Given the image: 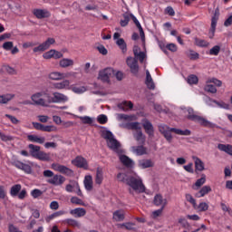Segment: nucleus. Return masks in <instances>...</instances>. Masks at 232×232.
<instances>
[{
    "mask_svg": "<svg viewBox=\"0 0 232 232\" xmlns=\"http://www.w3.org/2000/svg\"><path fill=\"white\" fill-rule=\"evenodd\" d=\"M102 137L105 139L108 148H110V150H112V151H114L115 153L119 154V160L121 164H123V166H126L127 168H133V166H135V162L133 161V160L130 159V157L124 154H121L122 150H121V142H119V140L115 139V136L111 131L102 130Z\"/></svg>",
    "mask_w": 232,
    "mask_h": 232,
    "instance_id": "obj_1",
    "label": "nucleus"
},
{
    "mask_svg": "<svg viewBox=\"0 0 232 232\" xmlns=\"http://www.w3.org/2000/svg\"><path fill=\"white\" fill-rule=\"evenodd\" d=\"M181 110L189 121H193L194 122L200 124V126H205V128H215V123L208 121L204 117L195 114V111H193L191 107H181Z\"/></svg>",
    "mask_w": 232,
    "mask_h": 232,
    "instance_id": "obj_2",
    "label": "nucleus"
},
{
    "mask_svg": "<svg viewBox=\"0 0 232 232\" xmlns=\"http://www.w3.org/2000/svg\"><path fill=\"white\" fill-rule=\"evenodd\" d=\"M159 131L164 136L166 140L168 142H171L173 140V136L171 135V132L175 133L176 135H182V136H188L191 135V130H180L177 128H171L166 124H160L159 125Z\"/></svg>",
    "mask_w": 232,
    "mask_h": 232,
    "instance_id": "obj_3",
    "label": "nucleus"
},
{
    "mask_svg": "<svg viewBox=\"0 0 232 232\" xmlns=\"http://www.w3.org/2000/svg\"><path fill=\"white\" fill-rule=\"evenodd\" d=\"M127 186L130 187L129 193L135 196V193H144L146 187L142 183V179L137 174L130 175L129 180H127Z\"/></svg>",
    "mask_w": 232,
    "mask_h": 232,
    "instance_id": "obj_4",
    "label": "nucleus"
},
{
    "mask_svg": "<svg viewBox=\"0 0 232 232\" xmlns=\"http://www.w3.org/2000/svg\"><path fill=\"white\" fill-rule=\"evenodd\" d=\"M49 93L46 91H40L33 93L30 97L32 101V106H41L42 108H48Z\"/></svg>",
    "mask_w": 232,
    "mask_h": 232,
    "instance_id": "obj_5",
    "label": "nucleus"
},
{
    "mask_svg": "<svg viewBox=\"0 0 232 232\" xmlns=\"http://www.w3.org/2000/svg\"><path fill=\"white\" fill-rule=\"evenodd\" d=\"M44 177L47 179L48 184L52 186H63V182H66V178L63 175H53V171L47 169L44 171Z\"/></svg>",
    "mask_w": 232,
    "mask_h": 232,
    "instance_id": "obj_6",
    "label": "nucleus"
},
{
    "mask_svg": "<svg viewBox=\"0 0 232 232\" xmlns=\"http://www.w3.org/2000/svg\"><path fill=\"white\" fill-rule=\"evenodd\" d=\"M68 101H70V97H68V95L64 93L55 92H53L52 96L49 93V97H48L49 106L51 104H66Z\"/></svg>",
    "mask_w": 232,
    "mask_h": 232,
    "instance_id": "obj_7",
    "label": "nucleus"
},
{
    "mask_svg": "<svg viewBox=\"0 0 232 232\" xmlns=\"http://www.w3.org/2000/svg\"><path fill=\"white\" fill-rule=\"evenodd\" d=\"M213 84L220 88V86H222V81L217 78H209L204 87L205 92H208V93H217V87Z\"/></svg>",
    "mask_w": 232,
    "mask_h": 232,
    "instance_id": "obj_8",
    "label": "nucleus"
},
{
    "mask_svg": "<svg viewBox=\"0 0 232 232\" xmlns=\"http://www.w3.org/2000/svg\"><path fill=\"white\" fill-rule=\"evenodd\" d=\"M114 73H115V70H113V68L107 67L99 72L98 80L102 81V82H110V79L113 77Z\"/></svg>",
    "mask_w": 232,
    "mask_h": 232,
    "instance_id": "obj_9",
    "label": "nucleus"
},
{
    "mask_svg": "<svg viewBox=\"0 0 232 232\" xmlns=\"http://www.w3.org/2000/svg\"><path fill=\"white\" fill-rule=\"evenodd\" d=\"M13 165L17 168V169H21L24 171V173H26L27 175H32L34 173V170H32V166H34V163L32 161H27V163H23L21 160H14L13 162Z\"/></svg>",
    "mask_w": 232,
    "mask_h": 232,
    "instance_id": "obj_10",
    "label": "nucleus"
},
{
    "mask_svg": "<svg viewBox=\"0 0 232 232\" xmlns=\"http://www.w3.org/2000/svg\"><path fill=\"white\" fill-rule=\"evenodd\" d=\"M77 75V72H67L66 74L61 72H52L48 74V77L51 81H63L66 79V77H75Z\"/></svg>",
    "mask_w": 232,
    "mask_h": 232,
    "instance_id": "obj_11",
    "label": "nucleus"
},
{
    "mask_svg": "<svg viewBox=\"0 0 232 232\" xmlns=\"http://www.w3.org/2000/svg\"><path fill=\"white\" fill-rule=\"evenodd\" d=\"M218 17H220V11L218 10V8H216L214 15L211 18V25L208 33L209 39H213L215 37V32L217 31V23H218Z\"/></svg>",
    "mask_w": 232,
    "mask_h": 232,
    "instance_id": "obj_12",
    "label": "nucleus"
},
{
    "mask_svg": "<svg viewBox=\"0 0 232 232\" xmlns=\"http://www.w3.org/2000/svg\"><path fill=\"white\" fill-rule=\"evenodd\" d=\"M52 44H55V39L53 38H48L45 42L38 45L37 47H34L33 49V52L34 53H39L41 52H46L52 46Z\"/></svg>",
    "mask_w": 232,
    "mask_h": 232,
    "instance_id": "obj_13",
    "label": "nucleus"
},
{
    "mask_svg": "<svg viewBox=\"0 0 232 232\" xmlns=\"http://www.w3.org/2000/svg\"><path fill=\"white\" fill-rule=\"evenodd\" d=\"M52 168L54 169V171L67 175V177H72V175H73V170L66 166L53 163L52 164Z\"/></svg>",
    "mask_w": 232,
    "mask_h": 232,
    "instance_id": "obj_14",
    "label": "nucleus"
},
{
    "mask_svg": "<svg viewBox=\"0 0 232 232\" xmlns=\"http://www.w3.org/2000/svg\"><path fill=\"white\" fill-rule=\"evenodd\" d=\"M52 168L54 169V171L67 175V177H72V175H73V170L66 166L53 163L52 164Z\"/></svg>",
    "mask_w": 232,
    "mask_h": 232,
    "instance_id": "obj_15",
    "label": "nucleus"
},
{
    "mask_svg": "<svg viewBox=\"0 0 232 232\" xmlns=\"http://www.w3.org/2000/svg\"><path fill=\"white\" fill-rule=\"evenodd\" d=\"M126 63L131 73H133L134 75H137V73H139V63L137 62V59L131 56H129L127 57Z\"/></svg>",
    "mask_w": 232,
    "mask_h": 232,
    "instance_id": "obj_16",
    "label": "nucleus"
},
{
    "mask_svg": "<svg viewBox=\"0 0 232 232\" xmlns=\"http://www.w3.org/2000/svg\"><path fill=\"white\" fill-rule=\"evenodd\" d=\"M113 39L116 41L117 46L121 50L123 53H126L128 52V46L126 44V42L124 39L121 38L120 33H114Z\"/></svg>",
    "mask_w": 232,
    "mask_h": 232,
    "instance_id": "obj_17",
    "label": "nucleus"
},
{
    "mask_svg": "<svg viewBox=\"0 0 232 232\" xmlns=\"http://www.w3.org/2000/svg\"><path fill=\"white\" fill-rule=\"evenodd\" d=\"M153 204L157 207H160L161 209H164L168 206V199L160 194L154 196Z\"/></svg>",
    "mask_w": 232,
    "mask_h": 232,
    "instance_id": "obj_18",
    "label": "nucleus"
},
{
    "mask_svg": "<svg viewBox=\"0 0 232 232\" xmlns=\"http://www.w3.org/2000/svg\"><path fill=\"white\" fill-rule=\"evenodd\" d=\"M72 164L76 166L77 168H82V169H88V160L83 157L78 156L74 160H72Z\"/></svg>",
    "mask_w": 232,
    "mask_h": 232,
    "instance_id": "obj_19",
    "label": "nucleus"
},
{
    "mask_svg": "<svg viewBox=\"0 0 232 232\" xmlns=\"http://www.w3.org/2000/svg\"><path fill=\"white\" fill-rule=\"evenodd\" d=\"M94 182H95L96 186H102V182H104V170L101 167H98L96 169V174L94 176Z\"/></svg>",
    "mask_w": 232,
    "mask_h": 232,
    "instance_id": "obj_20",
    "label": "nucleus"
},
{
    "mask_svg": "<svg viewBox=\"0 0 232 232\" xmlns=\"http://www.w3.org/2000/svg\"><path fill=\"white\" fill-rule=\"evenodd\" d=\"M133 53L135 59L140 60V63H144V59H146V52L140 51V47L139 45H134Z\"/></svg>",
    "mask_w": 232,
    "mask_h": 232,
    "instance_id": "obj_21",
    "label": "nucleus"
},
{
    "mask_svg": "<svg viewBox=\"0 0 232 232\" xmlns=\"http://www.w3.org/2000/svg\"><path fill=\"white\" fill-rule=\"evenodd\" d=\"M70 84H71L70 80L63 79L62 82L54 83L53 87L56 90H70L71 89Z\"/></svg>",
    "mask_w": 232,
    "mask_h": 232,
    "instance_id": "obj_22",
    "label": "nucleus"
},
{
    "mask_svg": "<svg viewBox=\"0 0 232 232\" xmlns=\"http://www.w3.org/2000/svg\"><path fill=\"white\" fill-rule=\"evenodd\" d=\"M83 186L86 191H92V189H93V177H92V175H86L84 177Z\"/></svg>",
    "mask_w": 232,
    "mask_h": 232,
    "instance_id": "obj_23",
    "label": "nucleus"
},
{
    "mask_svg": "<svg viewBox=\"0 0 232 232\" xmlns=\"http://www.w3.org/2000/svg\"><path fill=\"white\" fill-rule=\"evenodd\" d=\"M34 14L37 19H45L46 17H50V11L46 9H34Z\"/></svg>",
    "mask_w": 232,
    "mask_h": 232,
    "instance_id": "obj_24",
    "label": "nucleus"
},
{
    "mask_svg": "<svg viewBox=\"0 0 232 232\" xmlns=\"http://www.w3.org/2000/svg\"><path fill=\"white\" fill-rule=\"evenodd\" d=\"M70 90L72 91L73 93H76V95H82V93H86V92H88V88L84 85L78 86L72 84Z\"/></svg>",
    "mask_w": 232,
    "mask_h": 232,
    "instance_id": "obj_25",
    "label": "nucleus"
},
{
    "mask_svg": "<svg viewBox=\"0 0 232 232\" xmlns=\"http://www.w3.org/2000/svg\"><path fill=\"white\" fill-rule=\"evenodd\" d=\"M130 17L133 21V23L136 24L138 30H140V35L141 38V41L143 43V46H144V41L146 40L145 36H144V30L142 29V25H140V22H139V20L137 19V17H135V15L130 14Z\"/></svg>",
    "mask_w": 232,
    "mask_h": 232,
    "instance_id": "obj_26",
    "label": "nucleus"
},
{
    "mask_svg": "<svg viewBox=\"0 0 232 232\" xmlns=\"http://www.w3.org/2000/svg\"><path fill=\"white\" fill-rule=\"evenodd\" d=\"M75 64V62L73 59L70 58H63L59 61V66L60 68H70Z\"/></svg>",
    "mask_w": 232,
    "mask_h": 232,
    "instance_id": "obj_27",
    "label": "nucleus"
},
{
    "mask_svg": "<svg viewBox=\"0 0 232 232\" xmlns=\"http://www.w3.org/2000/svg\"><path fill=\"white\" fill-rule=\"evenodd\" d=\"M192 159L194 160L195 169L197 171H204V169H206L204 161H202V160L197 156H193Z\"/></svg>",
    "mask_w": 232,
    "mask_h": 232,
    "instance_id": "obj_28",
    "label": "nucleus"
},
{
    "mask_svg": "<svg viewBox=\"0 0 232 232\" xmlns=\"http://www.w3.org/2000/svg\"><path fill=\"white\" fill-rule=\"evenodd\" d=\"M142 126H143L146 133H148V135H150V137H153V125L151 124V122H150V121H148V120H143Z\"/></svg>",
    "mask_w": 232,
    "mask_h": 232,
    "instance_id": "obj_29",
    "label": "nucleus"
},
{
    "mask_svg": "<svg viewBox=\"0 0 232 232\" xmlns=\"http://www.w3.org/2000/svg\"><path fill=\"white\" fill-rule=\"evenodd\" d=\"M139 168L146 169L148 168H153L154 163L151 160H140L138 162Z\"/></svg>",
    "mask_w": 232,
    "mask_h": 232,
    "instance_id": "obj_30",
    "label": "nucleus"
},
{
    "mask_svg": "<svg viewBox=\"0 0 232 232\" xmlns=\"http://www.w3.org/2000/svg\"><path fill=\"white\" fill-rule=\"evenodd\" d=\"M218 150H219V151H224L225 153H227V155H230V157H232V145L231 144L219 143V144H218Z\"/></svg>",
    "mask_w": 232,
    "mask_h": 232,
    "instance_id": "obj_31",
    "label": "nucleus"
},
{
    "mask_svg": "<svg viewBox=\"0 0 232 232\" xmlns=\"http://www.w3.org/2000/svg\"><path fill=\"white\" fill-rule=\"evenodd\" d=\"M70 214L72 215L73 217L81 218V217H84V215H86V209L82 208H77L70 210Z\"/></svg>",
    "mask_w": 232,
    "mask_h": 232,
    "instance_id": "obj_32",
    "label": "nucleus"
},
{
    "mask_svg": "<svg viewBox=\"0 0 232 232\" xmlns=\"http://www.w3.org/2000/svg\"><path fill=\"white\" fill-rule=\"evenodd\" d=\"M131 151L134 153V155H137L138 157H140L141 155H146L147 150L144 146H137V147H131Z\"/></svg>",
    "mask_w": 232,
    "mask_h": 232,
    "instance_id": "obj_33",
    "label": "nucleus"
},
{
    "mask_svg": "<svg viewBox=\"0 0 232 232\" xmlns=\"http://www.w3.org/2000/svg\"><path fill=\"white\" fill-rule=\"evenodd\" d=\"M28 140H30V142H36V144H44V141L46 140V139L44 137H39L37 135H28L27 136Z\"/></svg>",
    "mask_w": 232,
    "mask_h": 232,
    "instance_id": "obj_34",
    "label": "nucleus"
},
{
    "mask_svg": "<svg viewBox=\"0 0 232 232\" xmlns=\"http://www.w3.org/2000/svg\"><path fill=\"white\" fill-rule=\"evenodd\" d=\"M149 90H155V83L153 82V78H151V74H150V71H146V82H145Z\"/></svg>",
    "mask_w": 232,
    "mask_h": 232,
    "instance_id": "obj_35",
    "label": "nucleus"
},
{
    "mask_svg": "<svg viewBox=\"0 0 232 232\" xmlns=\"http://www.w3.org/2000/svg\"><path fill=\"white\" fill-rule=\"evenodd\" d=\"M116 119L120 122L122 121H127L128 122H130V121H135V119H137V118L133 115H127V114L118 113V114H116Z\"/></svg>",
    "mask_w": 232,
    "mask_h": 232,
    "instance_id": "obj_36",
    "label": "nucleus"
},
{
    "mask_svg": "<svg viewBox=\"0 0 232 232\" xmlns=\"http://www.w3.org/2000/svg\"><path fill=\"white\" fill-rule=\"evenodd\" d=\"M64 215V211L60 210L57 212H54L47 217H45V222L50 223L52 220H55V218H59V217H63Z\"/></svg>",
    "mask_w": 232,
    "mask_h": 232,
    "instance_id": "obj_37",
    "label": "nucleus"
},
{
    "mask_svg": "<svg viewBox=\"0 0 232 232\" xmlns=\"http://www.w3.org/2000/svg\"><path fill=\"white\" fill-rule=\"evenodd\" d=\"M211 191V187L210 186H204L198 193H196V197L198 198H202V197H206L208 193H210Z\"/></svg>",
    "mask_w": 232,
    "mask_h": 232,
    "instance_id": "obj_38",
    "label": "nucleus"
},
{
    "mask_svg": "<svg viewBox=\"0 0 232 232\" xmlns=\"http://www.w3.org/2000/svg\"><path fill=\"white\" fill-rule=\"evenodd\" d=\"M118 108L122 111H128V110H131L133 108V103L131 102H121L118 104Z\"/></svg>",
    "mask_w": 232,
    "mask_h": 232,
    "instance_id": "obj_39",
    "label": "nucleus"
},
{
    "mask_svg": "<svg viewBox=\"0 0 232 232\" xmlns=\"http://www.w3.org/2000/svg\"><path fill=\"white\" fill-rule=\"evenodd\" d=\"M28 148L30 150V154L34 159L37 157L38 153L41 151V147H39L37 145L29 144Z\"/></svg>",
    "mask_w": 232,
    "mask_h": 232,
    "instance_id": "obj_40",
    "label": "nucleus"
},
{
    "mask_svg": "<svg viewBox=\"0 0 232 232\" xmlns=\"http://www.w3.org/2000/svg\"><path fill=\"white\" fill-rule=\"evenodd\" d=\"M113 220L122 222V220H124V210H116L113 213Z\"/></svg>",
    "mask_w": 232,
    "mask_h": 232,
    "instance_id": "obj_41",
    "label": "nucleus"
},
{
    "mask_svg": "<svg viewBox=\"0 0 232 232\" xmlns=\"http://www.w3.org/2000/svg\"><path fill=\"white\" fill-rule=\"evenodd\" d=\"M22 189L21 184H16L11 187L10 188V195L11 197H17L19 195V192Z\"/></svg>",
    "mask_w": 232,
    "mask_h": 232,
    "instance_id": "obj_42",
    "label": "nucleus"
},
{
    "mask_svg": "<svg viewBox=\"0 0 232 232\" xmlns=\"http://www.w3.org/2000/svg\"><path fill=\"white\" fill-rule=\"evenodd\" d=\"M14 97H15L14 94L0 95V104H6L7 102H10Z\"/></svg>",
    "mask_w": 232,
    "mask_h": 232,
    "instance_id": "obj_43",
    "label": "nucleus"
},
{
    "mask_svg": "<svg viewBox=\"0 0 232 232\" xmlns=\"http://www.w3.org/2000/svg\"><path fill=\"white\" fill-rule=\"evenodd\" d=\"M194 41L196 46H198L199 48H208V46H209V43L206 40L196 38Z\"/></svg>",
    "mask_w": 232,
    "mask_h": 232,
    "instance_id": "obj_44",
    "label": "nucleus"
},
{
    "mask_svg": "<svg viewBox=\"0 0 232 232\" xmlns=\"http://www.w3.org/2000/svg\"><path fill=\"white\" fill-rule=\"evenodd\" d=\"M194 209L200 212L208 211V209H209V205L206 202H200L198 205L196 203V208H194Z\"/></svg>",
    "mask_w": 232,
    "mask_h": 232,
    "instance_id": "obj_45",
    "label": "nucleus"
},
{
    "mask_svg": "<svg viewBox=\"0 0 232 232\" xmlns=\"http://www.w3.org/2000/svg\"><path fill=\"white\" fill-rule=\"evenodd\" d=\"M35 159H38V160L48 161L50 160V154L44 151H40L38 155H36Z\"/></svg>",
    "mask_w": 232,
    "mask_h": 232,
    "instance_id": "obj_46",
    "label": "nucleus"
},
{
    "mask_svg": "<svg viewBox=\"0 0 232 232\" xmlns=\"http://www.w3.org/2000/svg\"><path fill=\"white\" fill-rule=\"evenodd\" d=\"M186 55L189 57L192 61H197V59H198V57L200 56L198 53L193 50L187 51Z\"/></svg>",
    "mask_w": 232,
    "mask_h": 232,
    "instance_id": "obj_47",
    "label": "nucleus"
},
{
    "mask_svg": "<svg viewBox=\"0 0 232 232\" xmlns=\"http://www.w3.org/2000/svg\"><path fill=\"white\" fill-rule=\"evenodd\" d=\"M210 102H215L218 108H222L223 110H229V103H226L224 102H217L215 100H209Z\"/></svg>",
    "mask_w": 232,
    "mask_h": 232,
    "instance_id": "obj_48",
    "label": "nucleus"
},
{
    "mask_svg": "<svg viewBox=\"0 0 232 232\" xmlns=\"http://www.w3.org/2000/svg\"><path fill=\"white\" fill-rule=\"evenodd\" d=\"M117 179L119 182H126L128 184V180H130V176L126 173H119L117 175Z\"/></svg>",
    "mask_w": 232,
    "mask_h": 232,
    "instance_id": "obj_49",
    "label": "nucleus"
},
{
    "mask_svg": "<svg viewBox=\"0 0 232 232\" xmlns=\"http://www.w3.org/2000/svg\"><path fill=\"white\" fill-rule=\"evenodd\" d=\"M128 130H135L136 131H140L141 130L140 123L139 122H131L127 125Z\"/></svg>",
    "mask_w": 232,
    "mask_h": 232,
    "instance_id": "obj_50",
    "label": "nucleus"
},
{
    "mask_svg": "<svg viewBox=\"0 0 232 232\" xmlns=\"http://www.w3.org/2000/svg\"><path fill=\"white\" fill-rule=\"evenodd\" d=\"M80 121H82V124H92L93 123V118L90 116H80Z\"/></svg>",
    "mask_w": 232,
    "mask_h": 232,
    "instance_id": "obj_51",
    "label": "nucleus"
},
{
    "mask_svg": "<svg viewBox=\"0 0 232 232\" xmlns=\"http://www.w3.org/2000/svg\"><path fill=\"white\" fill-rule=\"evenodd\" d=\"M134 138L138 142H144V134H142V130H137L134 132Z\"/></svg>",
    "mask_w": 232,
    "mask_h": 232,
    "instance_id": "obj_52",
    "label": "nucleus"
},
{
    "mask_svg": "<svg viewBox=\"0 0 232 232\" xmlns=\"http://www.w3.org/2000/svg\"><path fill=\"white\" fill-rule=\"evenodd\" d=\"M8 195L6 187L0 185V200H5Z\"/></svg>",
    "mask_w": 232,
    "mask_h": 232,
    "instance_id": "obj_53",
    "label": "nucleus"
},
{
    "mask_svg": "<svg viewBox=\"0 0 232 232\" xmlns=\"http://www.w3.org/2000/svg\"><path fill=\"white\" fill-rule=\"evenodd\" d=\"M206 184V174H202L201 178L197 179L195 186L196 188H200L201 186H204Z\"/></svg>",
    "mask_w": 232,
    "mask_h": 232,
    "instance_id": "obj_54",
    "label": "nucleus"
},
{
    "mask_svg": "<svg viewBox=\"0 0 232 232\" xmlns=\"http://www.w3.org/2000/svg\"><path fill=\"white\" fill-rule=\"evenodd\" d=\"M185 198L187 202H189L193 206V208H197V200L193 198V196L191 194H186Z\"/></svg>",
    "mask_w": 232,
    "mask_h": 232,
    "instance_id": "obj_55",
    "label": "nucleus"
},
{
    "mask_svg": "<svg viewBox=\"0 0 232 232\" xmlns=\"http://www.w3.org/2000/svg\"><path fill=\"white\" fill-rule=\"evenodd\" d=\"M66 222L68 226H72V227H81V223H79V221L75 219L69 218V219H66Z\"/></svg>",
    "mask_w": 232,
    "mask_h": 232,
    "instance_id": "obj_56",
    "label": "nucleus"
},
{
    "mask_svg": "<svg viewBox=\"0 0 232 232\" xmlns=\"http://www.w3.org/2000/svg\"><path fill=\"white\" fill-rule=\"evenodd\" d=\"M162 211H164V208H160L157 210L152 211L150 218H153L154 220L159 218L162 215Z\"/></svg>",
    "mask_w": 232,
    "mask_h": 232,
    "instance_id": "obj_57",
    "label": "nucleus"
},
{
    "mask_svg": "<svg viewBox=\"0 0 232 232\" xmlns=\"http://www.w3.org/2000/svg\"><path fill=\"white\" fill-rule=\"evenodd\" d=\"M220 53V45H215L209 50V55H218Z\"/></svg>",
    "mask_w": 232,
    "mask_h": 232,
    "instance_id": "obj_58",
    "label": "nucleus"
},
{
    "mask_svg": "<svg viewBox=\"0 0 232 232\" xmlns=\"http://www.w3.org/2000/svg\"><path fill=\"white\" fill-rule=\"evenodd\" d=\"M188 84H197V82H198V77L195 74H191L188 77Z\"/></svg>",
    "mask_w": 232,
    "mask_h": 232,
    "instance_id": "obj_59",
    "label": "nucleus"
},
{
    "mask_svg": "<svg viewBox=\"0 0 232 232\" xmlns=\"http://www.w3.org/2000/svg\"><path fill=\"white\" fill-rule=\"evenodd\" d=\"M130 23V15L123 14V19L120 21L121 26H128V24Z\"/></svg>",
    "mask_w": 232,
    "mask_h": 232,
    "instance_id": "obj_60",
    "label": "nucleus"
},
{
    "mask_svg": "<svg viewBox=\"0 0 232 232\" xmlns=\"http://www.w3.org/2000/svg\"><path fill=\"white\" fill-rule=\"evenodd\" d=\"M97 121L100 124H106L108 122V116L104 115V114H101L97 117Z\"/></svg>",
    "mask_w": 232,
    "mask_h": 232,
    "instance_id": "obj_61",
    "label": "nucleus"
},
{
    "mask_svg": "<svg viewBox=\"0 0 232 232\" xmlns=\"http://www.w3.org/2000/svg\"><path fill=\"white\" fill-rule=\"evenodd\" d=\"M41 195H43V191H41V189L35 188L31 191V197H33V198H39Z\"/></svg>",
    "mask_w": 232,
    "mask_h": 232,
    "instance_id": "obj_62",
    "label": "nucleus"
},
{
    "mask_svg": "<svg viewBox=\"0 0 232 232\" xmlns=\"http://www.w3.org/2000/svg\"><path fill=\"white\" fill-rule=\"evenodd\" d=\"M120 227H125L126 229H129L130 231L135 229V224L134 223H123L119 225Z\"/></svg>",
    "mask_w": 232,
    "mask_h": 232,
    "instance_id": "obj_63",
    "label": "nucleus"
},
{
    "mask_svg": "<svg viewBox=\"0 0 232 232\" xmlns=\"http://www.w3.org/2000/svg\"><path fill=\"white\" fill-rule=\"evenodd\" d=\"M43 131L52 132V131H57V128L55 125H44Z\"/></svg>",
    "mask_w": 232,
    "mask_h": 232,
    "instance_id": "obj_64",
    "label": "nucleus"
}]
</instances>
